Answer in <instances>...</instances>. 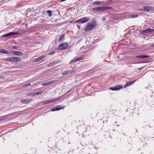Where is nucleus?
<instances>
[{
  "instance_id": "1",
  "label": "nucleus",
  "mask_w": 154,
  "mask_h": 154,
  "mask_svg": "<svg viewBox=\"0 0 154 154\" xmlns=\"http://www.w3.org/2000/svg\"><path fill=\"white\" fill-rule=\"evenodd\" d=\"M95 22L94 21H92L87 24L84 29L86 31H88L92 30L96 26Z\"/></svg>"
},
{
  "instance_id": "2",
  "label": "nucleus",
  "mask_w": 154,
  "mask_h": 154,
  "mask_svg": "<svg viewBox=\"0 0 154 154\" xmlns=\"http://www.w3.org/2000/svg\"><path fill=\"white\" fill-rule=\"evenodd\" d=\"M112 8L111 7H97L92 8V9L94 11H103L104 10H108Z\"/></svg>"
},
{
  "instance_id": "3",
  "label": "nucleus",
  "mask_w": 154,
  "mask_h": 154,
  "mask_svg": "<svg viewBox=\"0 0 154 154\" xmlns=\"http://www.w3.org/2000/svg\"><path fill=\"white\" fill-rule=\"evenodd\" d=\"M89 18L88 17H83L78 20V23L80 24H83L87 22Z\"/></svg>"
},
{
  "instance_id": "4",
  "label": "nucleus",
  "mask_w": 154,
  "mask_h": 154,
  "mask_svg": "<svg viewBox=\"0 0 154 154\" xmlns=\"http://www.w3.org/2000/svg\"><path fill=\"white\" fill-rule=\"evenodd\" d=\"M58 82L57 80H54L52 81H50L48 82L45 83H42V85L43 86H47L49 85H50L52 84L56 83Z\"/></svg>"
},
{
  "instance_id": "5",
  "label": "nucleus",
  "mask_w": 154,
  "mask_h": 154,
  "mask_svg": "<svg viewBox=\"0 0 154 154\" xmlns=\"http://www.w3.org/2000/svg\"><path fill=\"white\" fill-rule=\"evenodd\" d=\"M19 32H11L7 34L3 35L1 36V37H6L11 36L12 35H17L19 34Z\"/></svg>"
},
{
  "instance_id": "6",
  "label": "nucleus",
  "mask_w": 154,
  "mask_h": 154,
  "mask_svg": "<svg viewBox=\"0 0 154 154\" xmlns=\"http://www.w3.org/2000/svg\"><path fill=\"white\" fill-rule=\"evenodd\" d=\"M154 31V29H152L148 28L147 29L144 30H142L140 31L141 33H148Z\"/></svg>"
},
{
  "instance_id": "7",
  "label": "nucleus",
  "mask_w": 154,
  "mask_h": 154,
  "mask_svg": "<svg viewBox=\"0 0 154 154\" xmlns=\"http://www.w3.org/2000/svg\"><path fill=\"white\" fill-rule=\"evenodd\" d=\"M67 44L65 43H63L59 45V47H62L60 48V49H64L67 47Z\"/></svg>"
},
{
  "instance_id": "8",
  "label": "nucleus",
  "mask_w": 154,
  "mask_h": 154,
  "mask_svg": "<svg viewBox=\"0 0 154 154\" xmlns=\"http://www.w3.org/2000/svg\"><path fill=\"white\" fill-rule=\"evenodd\" d=\"M136 80H133L131 81L128 82L124 85V88H126L134 83L135 81Z\"/></svg>"
},
{
  "instance_id": "9",
  "label": "nucleus",
  "mask_w": 154,
  "mask_h": 154,
  "mask_svg": "<svg viewBox=\"0 0 154 154\" xmlns=\"http://www.w3.org/2000/svg\"><path fill=\"white\" fill-rule=\"evenodd\" d=\"M122 87V86L120 85H117L116 86L114 87H112L110 88V89L112 90L117 91L121 89Z\"/></svg>"
},
{
  "instance_id": "10",
  "label": "nucleus",
  "mask_w": 154,
  "mask_h": 154,
  "mask_svg": "<svg viewBox=\"0 0 154 154\" xmlns=\"http://www.w3.org/2000/svg\"><path fill=\"white\" fill-rule=\"evenodd\" d=\"M10 52L17 55H23V53L20 52L11 51H10Z\"/></svg>"
},
{
  "instance_id": "11",
  "label": "nucleus",
  "mask_w": 154,
  "mask_h": 154,
  "mask_svg": "<svg viewBox=\"0 0 154 154\" xmlns=\"http://www.w3.org/2000/svg\"><path fill=\"white\" fill-rule=\"evenodd\" d=\"M12 61L14 62H20L21 61V59L17 57H12Z\"/></svg>"
},
{
  "instance_id": "12",
  "label": "nucleus",
  "mask_w": 154,
  "mask_h": 154,
  "mask_svg": "<svg viewBox=\"0 0 154 154\" xmlns=\"http://www.w3.org/2000/svg\"><path fill=\"white\" fill-rule=\"evenodd\" d=\"M32 100L30 99H23L20 101V102L22 103H27L29 102H30Z\"/></svg>"
},
{
  "instance_id": "13",
  "label": "nucleus",
  "mask_w": 154,
  "mask_h": 154,
  "mask_svg": "<svg viewBox=\"0 0 154 154\" xmlns=\"http://www.w3.org/2000/svg\"><path fill=\"white\" fill-rule=\"evenodd\" d=\"M45 57L44 56H42L39 57L35 59L33 62H37L39 61L42 60L43 58Z\"/></svg>"
},
{
  "instance_id": "14",
  "label": "nucleus",
  "mask_w": 154,
  "mask_h": 154,
  "mask_svg": "<svg viewBox=\"0 0 154 154\" xmlns=\"http://www.w3.org/2000/svg\"><path fill=\"white\" fill-rule=\"evenodd\" d=\"M0 53L4 54H8L10 52L5 51L3 49H0Z\"/></svg>"
},
{
  "instance_id": "15",
  "label": "nucleus",
  "mask_w": 154,
  "mask_h": 154,
  "mask_svg": "<svg viewBox=\"0 0 154 154\" xmlns=\"http://www.w3.org/2000/svg\"><path fill=\"white\" fill-rule=\"evenodd\" d=\"M72 72V71L70 70H68L66 71H65L62 73L63 75H67L69 74H70Z\"/></svg>"
},
{
  "instance_id": "16",
  "label": "nucleus",
  "mask_w": 154,
  "mask_h": 154,
  "mask_svg": "<svg viewBox=\"0 0 154 154\" xmlns=\"http://www.w3.org/2000/svg\"><path fill=\"white\" fill-rule=\"evenodd\" d=\"M60 98H61V97H57L56 98H54V99H53L52 100H50V102L52 103V102H55V101L60 99Z\"/></svg>"
},
{
  "instance_id": "17",
  "label": "nucleus",
  "mask_w": 154,
  "mask_h": 154,
  "mask_svg": "<svg viewBox=\"0 0 154 154\" xmlns=\"http://www.w3.org/2000/svg\"><path fill=\"white\" fill-rule=\"evenodd\" d=\"M64 34L60 36V38L58 40L59 42H61L63 41V39L64 37Z\"/></svg>"
},
{
  "instance_id": "18",
  "label": "nucleus",
  "mask_w": 154,
  "mask_h": 154,
  "mask_svg": "<svg viewBox=\"0 0 154 154\" xmlns=\"http://www.w3.org/2000/svg\"><path fill=\"white\" fill-rule=\"evenodd\" d=\"M141 59L147 58L149 57V56L148 55H140Z\"/></svg>"
},
{
  "instance_id": "19",
  "label": "nucleus",
  "mask_w": 154,
  "mask_h": 154,
  "mask_svg": "<svg viewBox=\"0 0 154 154\" xmlns=\"http://www.w3.org/2000/svg\"><path fill=\"white\" fill-rule=\"evenodd\" d=\"M27 96H35L36 95V93L34 92L32 93L28 94L27 95Z\"/></svg>"
},
{
  "instance_id": "20",
  "label": "nucleus",
  "mask_w": 154,
  "mask_h": 154,
  "mask_svg": "<svg viewBox=\"0 0 154 154\" xmlns=\"http://www.w3.org/2000/svg\"><path fill=\"white\" fill-rule=\"evenodd\" d=\"M47 12L49 14V16L51 17L52 15V11L51 10H48L47 11Z\"/></svg>"
},
{
  "instance_id": "21",
  "label": "nucleus",
  "mask_w": 154,
  "mask_h": 154,
  "mask_svg": "<svg viewBox=\"0 0 154 154\" xmlns=\"http://www.w3.org/2000/svg\"><path fill=\"white\" fill-rule=\"evenodd\" d=\"M77 61V58H75V59L71 60V61H70L69 62V64H71Z\"/></svg>"
},
{
  "instance_id": "22",
  "label": "nucleus",
  "mask_w": 154,
  "mask_h": 154,
  "mask_svg": "<svg viewBox=\"0 0 154 154\" xmlns=\"http://www.w3.org/2000/svg\"><path fill=\"white\" fill-rule=\"evenodd\" d=\"M101 2H95L92 3V4L94 5H97L98 4H100L101 3Z\"/></svg>"
},
{
  "instance_id": "23",
  "label": "nucleus",
  "mask_w": 154,
  "mask_h": 154,
  "mask_svg": "<svg viewBox=\"0 0 154 154\" xmlns=\"http://www.w3.org/2000/svg\"><path fill=\"white\" fill-rule=\"evenodd\" d=\"M60 109H56V108H52L51 109V111H55L58 110Z\"/></svg>"
},
{
  "instance_id": "24",
  "label": "nucleus",
  "mask_w": 154,
  "mask_h": 154,
  "mask_svg": "<svg viewBox=\"0 0 154 154\" xmlns=\"http://www.w3.org/2000/svg\"><path fill=\"white\" fill-rule=\"evenodd\" d=\"M61 106H62L59 105V106H57L56 108V109H58V108L60 109H59V110H60L64 107H61Z\"/></svg>"
},
{
  "instance_id": "25",
  "label": "nucleus",
  "mask_w": 154,
  "mask_h": 154,
  "mask_svg": "<svg viewBox=\"0 0 154 154\" xmlns=\"http://www.w3.org/2000/svg\"><path fill=\"white\" fill-rule=\"evenodd\" d=\"M5 60L6 61H12V57L8 58L6 59H5Z\"/></svg>"
},
{
  "instance_id": "26",
  "label": "nucleus",
  "mask_w": 154,
  "mask_h": 154,
  "mask_svg": "<svg viewBox=\"0 0 154 154\" xmlns=\"http://www.w3.org/2000/svg\"><path fill=\"white\" fill-rule=\"evenodd\" d=\"M43 93V91L38 92H37L36 93V95H41Z\"/></svg>"
},
{
  "instance_id": "27",
  "label": "nucleus",
  "mask_w": 154,
  "mask_h": 154,
  "mask_svg": "<svg viewBox=\"0 0 154 154\" xmlns=\"http://www.w3.org/2000/svg\"><path fill=\"white\" fill-rule=\"evenodd\" d=\"M51 103L50 102V100H47L45 102H44L43 103V104H48V103Z\"/></svg>"
},
{
  "instance_id": "28",
  "label": "nucleus",
  "mask_w": 154,
  "mask_h": 154,
  "mask_svg": "<svg viewBox=\"0 0 154 154\" xmlns=\"http://www.w3.org/2000/svg\"><path fill=\"white\" fill-rule=\"evenodd\" d=\"M143 11L146 12H148V8H146V7H144Z\"/></svg>"
},
{
  "instance_id": "29",
  "label": "nucleus",
  "mask_w": 154,
  "mask_h": 154,
  "mask_svg": "<svg viewBox=\"0 0 154 154\" xmlns=\"http://www.w3.org/2000/svg\"><path fill=\"white\" fill-rule=\"evenodd\" d=\"M146 8H148V10L149 11V10H152V7H151V6H147V7H146Z\"/></svg>"
},
{
  "instance_id": "30",
  "label": "nucleus",
  "mask_w": 154,
  "mask_h": 154,
  "mask_svg": "<svg viewBox=\"0 0 154 154\" xmlns=\"http://www.w3.org/2000/svg\"><path fill=\"white\" fill-rule=\"evenodd\" d=\"M54 65V63H51L49 64L48 66H53Z\"/></svg>"
},
{
  "instance_id": "31",
  "label": "nucleus",
  "mask_w": 154,
  "mask_h": 154,
  "mask_svg": "<svg viewBox=\"0 0 154 154\" xmlns=\"http://www.w3.org/2000/svg\"><path fill=\"white\" fill-rule=\"evenodd\" d=\"M4 120V118L3 116L0 117V122Z\"/></svg>"
},
{
  "instance_id": "32",
  "label": "nucleus",
  "mask_w": 154,
  "mask_h": 154,
  "mask_svg": "<svg viewBox=\"0 0 154 154\" xmlns=\"http://www.w3.org/2000/svg\"><path fill=\"white\" fill-rule=\"evenodd\" d=\"M31 85L30 83H29L27 84H26V85H23V87H26V86H29L30 85Z\"/></svg>"
},
{
  "instance_id": "33",
  "label": "nucleus",
  "mask_w": 154,
  "mask_h": 154,
  "mask_svg": "<svg viewBox=\"0 0 154 154\" xmlns=\"http://www.w3.org/2000/svg\"><path fill=\"white\" fill-rule=\"evenodd\" d=\"M13 48L14 49H17L19 48V47L17 46H15L13 47Z\"/></svg>"
},
{
  "instance_id": "34",
  "label": "nucleus",
  "mask_w": 154,
  "mask_h": 154,
  "mask_svg": "<svg viewBox=\"0 0 154 154\" xmlns=\"http://www.w3.org/2000/svg\"><path fill=\"white\" fill-rule=\"evenodd\" d=\"M83 59V58L82 57H80L79 58H78V61L82 60Z\"/></svg>"
},
{
  "instance_id": "35",
  "label": "nucleus",
  "mask_w": 154,
  "mask_h": 154,
  "mask_svg": "<svg viewBox=\"0 0 154 154\" xmlns=\"http://www.w3.org/2000/svg\"><path fill=\"white\" fill-rule=\"evenodd\" d=\"M55 53L54 51H52L50 52L48 54L49 55H52L53 54Z\"/></svg>"
},
{
  "instance_id": "36",
  "label": "nucleus",
  "mask_w": 154,
  "mask_h": 154,
  "mask_svg": "<svg viewBox=\"0 0 154 154\" xmlns=\"http://www.w3.org/2000/svg\"><path fill=\"white\" fill-rule=\"evenodd\" d=\"M70 22L72 23H76L77 22V21H75V20H73L72 21H70Z\"/></svg>"
},
{
  "instance_id": "37",
  "label": "nucleus",
  "mask_w": 154,
  "mask_h": 154,
  "mask_svg": "<svg viewBox=\"0 0 154 154\" xmlns=\"http://www.w3.org/2000/svg\"><path fill=\"white\" fill-rule=\"evenodd\" d=\"M136 57L137 58H141L140 55L137 56Z\"/></svg>"
},
{
  "instance_id": "38",
  "label": "nucleus",
  "mask_w": 154,
  "mask_h": 154,
  "mask_svg": "<svg viewBox=\"0 0 154 154\" xmlns=\"http://www.w3.org/2000/svg\"><path fill=\"white\" fill-rule=\"evenodd\" d=\"M137 16V15H133V16L132 17H134H134H136Z\"/></svg>"
},
{
  "instance_id": "39",
  "label": "nucleus",
  "mask_w": 154,
  "mask_h": 154,
  "mask_svg": "<svg viewBox=\"0 0 154 154\" xmlns=\"http://www.w3.org/2000/svg\"><path fill=\"white\" fill-rule=\"evenodd\" d=\"M106 20V18H102V20L103 21H104V20Z\"/></svg>"
},
{
  "instance_id": "40",
  "label": "nucleus",
  "mask_w": 154,
  "mask_h": 154,
  "mask_svg": "<svg viewBox=\"0 0 154 154\" xmlns=\"http://www.w3.org/2000/svg\"><path fill=\"white\" fill-rule=\"evenodd\" d=\"M143 68V67H141V68H140L139 69V70H141V69H142V68Z\"/></svg>"
},
{
  "instance_id": "41",
  "label": "nucleus",
  "mask_w": 154,
  "mask_h": 154,
  "mask_svg": "<svg viewBox=\"0 0 154 154\" xmlns=\"http://www.w3.org/2000/svg\"><path fill=\"white\" fill-rule=\"evenodd\" d=\"M151 47H154V44L152 45V46H151Z\"/></svg>"
},
{
  "instance_id": "42",
  "label": "nucleus",
  "mask_w": 154,
  "mask_h": 154,
  "mask_svg": "<svg viewBox=\"0 0 154 154\" xmlns=\"http://www.w3.org/2000/svg\"><path fill=\"white\" fill-rule=\"evenodd\" d=\"M81 41H80V40H79V41H78V42H80Z\"/></svg>"
},
{
  "instance_id": "43",
  "label": "nucleus",
  "mask_w": 154,
  "mask_h": 154,
  "mask_svg": "<svg viewBox=\"0 0 154 154\" xmlns=\"http://www.w3.org/2000/svg\"><path fill=\"white\" fill-rule=\"evenodd\" d=\"M117 58H119V56H117Z\"/></svg>"
}]
</instances>
